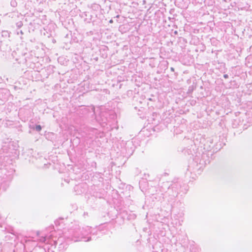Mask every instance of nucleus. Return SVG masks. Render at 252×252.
<instances>
[{
    "label": "nucleus",
    "mask_w": 252,
    "mask_h": 252,
    "mask_svg": "<svg viewBox=\"0 0 252 252\" xmlns=\"http://www.w3.org/2000/svg\"><path fill=\"white\" fill-rule=\"evenodd\" d=\"M174 33L176 34L177 33V32H174Z\"/></svg>",
    "instance_id": "nucleus-5"
},
{
    "label": "nucleus",
    "mask_w": 252,
    "mask_h": 252,
    "mask_svg": "<svg viewBox=\"0 0 252 252\" xmlns=\"http://www.w3.org/2000/svg\"><path fill=\"white\" fill-rule=\"evenodd\" d=\"M223 77L225 78H228V75L227 74H224L223 75Z\"/></svg>",
    "instance_id": "nucleus-2"
},
{
    "label": "nucleus",
    "mask_w": 252,
    "mask_h": 252,
    "mask_svg": "<svg viewBox=\"0 0 252 252\" xmlns=\"http://www.w3.org/2000/svg\"><path fill=\"white\" fill-rule=\"evenodd\" d=\"M112 22H113L112 20H111L110 21V23H112Z\"/></svg>",
    "instance_id": "nucleus-4"
},
{
    "label": "nucleus",
    "mask_w": 252,
    "mask_h": 252,
    "mask_svg": "<svg viewBox=\"0 0 252 252\" xmlns=\"http://www.w3.org/2000/svg\"><path fill=\"white\" fill-rule=\"evenodd\" d=\"M35 128L37 131H40L41 130V127L40 125L36 126Z\"/></svg>",
    "instance_id": "nucleus-1"
},
{
    "label": "nucleus",
    "mask_w": 252,
    "mask_h": 252,
    "mask_svg": "<svg viewBox=\"0 0 252 252\" xmlns=\"http://www.w3.org/2000/svg\"><path fill=\"white\" fill-rule=\"evenodd\" d=\"M14 54H16V52H13L12 53V56H13Z\"/></svg>",
    "instance_id": "nucleus-3"
}]
</instances>
